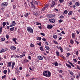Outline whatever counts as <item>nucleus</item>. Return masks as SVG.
Returning <instances> with one entry per match:
<instances>
[{
  "label": "nucleus",
  "mask_w": 80,
  "mask_h": 80,
  "mask_svg": "<svg viewBox=\"0 0 80 80\" xmlns=\"http://www.w3.org/2000/svg\"><path fill=\"white\" fill-rule=\"evenodd\" d=\"M75 33H73L72 34V38H75Z\"/></svg>",
  "instance_id": "24"
},
{
  "label": "nucleus",
  "mask_w": 80,
  "mask_h": 80,
  "mask_svg": "<svg viewBox=\"0 0 80 80\" xmlns=\"http://www.w3.org/2000/svg\"><path fill=\"white\" fill-rule=\"evenodd\" d=\"M26 77H29L30 75L28 74H26Z\"/></svg>",
  "instance_id": "53"
},
{
  "label": "nucleus",
  "mask_w": 80,
  "mask_h": 80,
  "mask_svg": "<svg viewBox=\"0 0 80 80\" xmlns=\"http://www.w3.org/2000/svg\"><path fill=\"white\" fill-rule=\"evenodd\" d=\"M12 40L15 42V41H16L17 40V38H12Z\"/></svg>",
  "instance_id": "51"
},
{
  "label": "nucleus",
  "mask_w": 80,
  "mask_h": 80,
  "mask_svg": "<svg viewBox=\"0 0 80 80\" xmlns=\"http://www.w3.org/2000/svg\"><path fill=\"white\" fill-rule=\"evenodd\" d=\"M48 72V70H47L45 71H44L43 72L42 75H44V76H45V77H47Z\"/></svg>",
  "instance_id": "7"
},
{
  "label": "nucleus",
  "mask_w": 80,
  "mask_h": 80,
  "mask_svg": "<svg viewBox=\"0 0 80 80\" xmlns=\"http://www.w3.org/2000/svg\"><path fill=\"white\" fill-rule=\"evenodd\" d=\"M49 21L50 23H55L56 20L55 18H52V19H49Z\"/></svg>",
  "instance_id": "6"
},
{
  "label": "nucleus",
  "mask_w": 80,
  "mask_h": 80,
  "mask_svg": "<svg viewBox=\"0 0 80 80\" xmlns=\"http://www.w3.org/2000/svg\"><path fill=\"white\" fill-rule=\"evenodd\" d=\"M37 40H39V41H40V40H42V38H41V37H38Z\"/></svg>",
  "instance_id": "43"
},
{
  "label": "nucleus",
  "mask_w": 80,
  "mask_h": 80,
  "mask_svg": "<svg viewBox=\"0 0 80 80\" xmlns=\"http://www.w3.org/2000/svg\"><path fill=\"white\" fill-rule=\"evenodd\" d=\"M2 28H3V27H2V25H1L0 27V34H1L2 32Z\"/></svg>",
  "instance_id": "22"
},
{
  "label": "nucleus",
  "mask_w": 80,
  "mask_h": 80,
  "mask_svg": "<svg viewBox=\"0 0 80 80\" xmlns=\"http://www.w3.org/2000/svg\"><path fill=\"white\" fill-rule=\"evenodd\" d=\"M63 22V20L62 19H60L59 20V23H62V22Z\"/></svg>",
  "instance_id": "64"
},
{
  "label": "nucleus",
  "mask_w": 80,
  "mask_h": 80,
  "mask_svg": "<svg viewBox=\"0 0 80 80\" xmlns=\"http://www.w3.org/2000/svg\"><path fill=\"white\" fill-rule=\"evenodd\" d=\"M3 72L4 74H6L7 73V70H4Z\"/></svg>",
  "instance_id": "45"
},
{
  "label": "nucleus",
  "mask_w": 80,
  "mask_h": 80,
  "mask_svg": "<svg viewBox=\"0 0 80 80\" xmlns=\"http://www.w3.org/2000/svg\"><path fill=\"white\" fill-rule=\"evenodd\" d=\"M54 65L56 66V67H57L58 66V62H57L56 61L55 62V63H54Z\"/></svg>",
  "instance_id": "41"
},
{
  "label": "nucleus",
  "mask_w": 80,
  "mask_h": 80,
  "mask_svg": "<svg viewBox=\"0 0 80 80\" xmlns=\"http://www.w3.org/2000/svg\"><path fill=\"white\" fill-rule=\"evenodd\" d=\"M36 25H42V23H41L36 22Z\"/></svg>",
  "instance_id": "42"
},
{
  "label": "nucleus",
  "mask_w": 80,
  "mask_h": 80,
  "mask_svg": "<svg viewBox=\"0 0 80 80\" xmlns=\"http://www.w3.org/2000/svg\"><path fill=\"white\" fill-rule=\"evenodd\" d=\"M53 37L54 38L56 39L57 38V36L56 35H54L53 36Z\"/></svg>",
  "instance_id": "40"
},
{
  "label": "nucleus",
  "mask_w": 80,
  "mask_h": 80,
  "mask_svg": "<svg viewBox=\"0 0 80 80\" xmlns=\"http://www.w3.org/2000/svg\"><path fill=\"white\" fill-rule=\"evenodd\" d=\"M6 78V75H4V76L2 77V79H3V78Z\"/></svg>",
  "instance_id": "48"
},
{
  "label": "nucleus",
  "mask_w": 80,
  "mask_h": 80,
  "mask_svg": "<svg viewBox=\"0 0 80 80\" xmlns=\"http://www.w3.org/2000/svg\"><path fill=\"white\" fill-rule=\"evenodd\" d=\"M71 55V54H70V53H67V56H67V57H68L69 56V55Z\"/></svg>",
  "instance_id": "58"
},
{
  "label": "nucleus",
  "mask_w": 80,
  "mask_h": 80,
  "mask_svg": "<svg viewBox=\"0 0 80 80\" xmlns=\"http://www.w3.org/2000/svg\"><path fill=\"white\" fill-rule=\"evenodd\" d=\"M54 17V15H53V14H47L48 18H52V17Z\"/></svg>",
  "instance_id": "4"
},
{
  "label": "nucleus",
  "mask_w": 80,
  "mask_h": 80,
  "mask_svg": "<svg viewBox=\"0 0 80 80\" xmlns=\"http://www.w3.org/2000/svg\"><path fill=\"white\" fill-rule=\"evenodd\" d=\"M68 10H65L64 12V13H65V14H67V13H68Z\"/></svg>",
  "instance_id": "30"
},
{
  "label": "nucleus",
  "mask_w": 80,
  "mask_h": 80,
  "mask_svg": "<svg viewBox=\"0 0 80 80\" xmlns=\"http://www.w3.org/2000/svg\"><path fill=\"white\" fill-rule=\"evenodd\" d=\"M59 48L60 49L61 53H62L63 52V48H62L61 46L59 47Z\"/></svg>",
  "instance_id": "31"
},
{
  "label": "nucleus",
  "mask_w": 80,
  "mask_h": 80,
  "mask_svg": "<svg viewBox=\"0 0 80 80\" xmlns=\"http://www.w3.org/2000/svg\"><path fill=\"white\" fill-rule=\"evenodd\" d=\"M37 58L38 60H43V57L40 56H39L37 57Z\"/></svg>",
  "instance_id": "11"
},
{
  "label": "nucleus",
  "mask_w": 80,
  "mask_h": 80,
  "mask_svg": "<svg viewBox=\"0 0 80 80\" xmlns=\"http://www.w3.org/2000/svg\"><path fill=\"white\" fill-rule=\"evenodd\" d=\"M28 13H27L24 15V17L26 18H27V17H28Z\"/></svg>",
  "instance_id": "32"
},
{
  "label": "nucleus",
  "mask_w": 80,
  "mask_h": 80,
  "mask_svg": "<svg viewBox=\"0 0 80 80\" xmlns=\"http://www.w3.org/2000/svg\"><path fill=\"white\" fill-rule=\"evenodd\" d=\"M25 54L23 53L20 55V58H22V57H25Z\"/></svg>",
  "instance_id": "23"
},
{
  "label": "nucleus",
  "mask_w": 80,
  "mask_h": 80,
  "mask_svg": "<svg viewBox=\"0 0 80 80\" xmlns=\"http://www.w3.org/2000/svg\"><path fill=\"white\" fill-rule=\"evenodd\" d=\"M34 15H36V16H37V15H38V13L37 12H34Z\"/></svg>",
  "instance_id": "28"
},
{
  "label": "nucleus",
  "mask_w": 80,
  "mask_h": 80,
  "mask_svg": "<svg viewBox=\"0 0 80 80\" xmlns=\"http://www.w3.org/2000/svg\"><path fill=\"white\" fill-rule=\"evenodd\" d=\"M29 62V61L28 60L26 59L24 60L23 61V62L24 63H25V62Z\"/></svg>",
  "instance_id": "35"
},
{
  "label": "nucleus",
  "mask_w": 80,
  "mask_h": 80,
  "mask_svg": "<svg viewBox=\"0 0 80 80\" xmlns=\"http://www.w3.org/2000/svg\"><path fill=\"white\" fill-rule=\"evenodd\" d=\"M48 74H47V77H50L51 76V73L50 72V71H48Z\"/></svg>",
  "instance_id": "12"
},
{
  "label": "nucleus",
  "mask_w": 80,
  "mask_h": 80,
  "mask_svg": "<svg viewBox=\"0 0 80 80\" xmlns=\"http://www.w3.org/2000/svg\"><path fill=\"white\" fill-rule=\"evenodd\" d=\"M59 1L60 3H63L64 2V0H59Z\"/></svg>",
  "instance_id": "44"
},
{
  "label": "nucleus",
  "mask_w": 80,
  "mask_h": 80,
  "mask_svg": "<svg viewBox=\"0 0 80 80\" xmlns=\"http://www.w3.org/2000/svg\"><path fill=\"white\" fill-rule=\"evenodd\" d=\"M32 3H33V1H32L31 2L32 6V8H35V6L33 5Z\"/></svg>",
  "instance_id": "39"
},
{
  "label": "nucleus",
  "mask_w": 80,
  "mask_h": 80,
  "mask_svg": "<svg viewBox=\"0 0 80 80\" xmlns=\"http://www.w3.org/2000/svg\"><path fill=\"white\" fill-rule=\"evenodd\" d=\"M57 0H54V1H52L51 4V7H56L57 6Z\"/></svg>",
  "instance_id": "1"
},
{
  "label": "nucleus",
  "mask_w": 80,
  "mask_h": 80,
  "mask_svg": "<svg viewBox=\"0 0 80 80\" xmlns=\"http://www.w3.org/2000/svg\"><path fill=\"white\" fill-rule=\"evenodd\" d=\"M38 1H33V2L34 4H35V5H38Z\"/></svg>",
  "instance_id": "14"
},
{
  "label": "nucleus",
  "mask_w": 80,
  "mask_h": 80,
  "mask_svg": "<svg viewBox=\"0 0 80 80\" xmlns=\"http://www.w3.org/2000/svg\"><path fill=\"white\" fill-rule=\"evenodd\" d=\"M44 7L46 8H48V4H47Z\"/></svg>",
  "instance_id": "50"
},
{
  "label": "nucleus",
  "mask_w": 80,
  "mask_h": 80,
  "mask_svg": "<svg viewBox=\"0 0 80 80\" xmlns=\"http://www.w3.org/2000/svg\"><path fill=\"white\" fill-rule=\"evenodd\" d=\"M68 63H69V64H71L72 67H75V65L73 64L72 63L70 62V61H68Z\"/></svg>",
  "instance_id": "15"
},
{
  "label": "nucleus",
  "mask_w": 80,
  "mask_h": 80,
  "mask_svg": "<svg viewBox=\"0 0 80 80\" xmlns=\"http://www.w3.org/2000/svg\"><path fill=\"white\" fill-rule=\"evenodd\" d=\"M1 10L2 11H4V10H5V8H1Z\"/></svg>",
  "instance_id": "46"
},
{
  "label": "nucleus",
  "mask_w": 80,
  "mask_h": 80,
  "mask_svg": "<svg viewBox=\"0 0 80 80\" xmlns=\"http://www.w3.org/2000/svg\"><path fill=\"white\" fill-rule=\"evenodd\" d=\"M16 57L17 58H20V56H18V55H16Z\"/></svg>",
  "instance_id": "60"
},
{
  "label": "nucleus",
  "mask_w": 80,
  "mask_h": 80,
  "mask_svg": "<svg viewBox=\"0 0 80 80\" xmlns=\"http://www.w3.org/2000/svg\"><path fill=\"white\" fill-rule=\"evenodd\" d=\"M40 50H41V51H43V46H41L40 48Z\"/></svg>",
  "instance_id": "34"
},
{
  "label": "nucleus",
  "mask_w": 80,
  "mask_h": 80,
  "mask_svg": "<svg viewBox=\"0 0 80 80\" xmlns=\"http://www.w3.org/2000/svg\"><path fill=\"white\" fill-rule=\"evenodd\" d=\"M42 40L44 41V42H46V41H47V39H45V38H43Z\"/></svg>",
  "instance_id": "56"
},
{
  "label": "nucleus",
  "mask_w": 80,
  "mask_h": 80,
  "mask_svg": "<svg viewBox=\"0 0 80 80\" xmlns=\"http://www.w3.org/2000/svg\"><path fill=\"white\" fill-rule=\"evenodd\" d=\"M13 8L14 10H15V9L16 8V6H15V5H13Z\"/></svg>",
  "instance_id": "52"
},
{
  "label": "nucleus",
  "mask_w": 80,
  "mask_h": 80,
  "mask_svg": "<svg viewBox=\"0 0 80 80\" xmlns=\"http://www.w3.org/2000/svg\"><path fill=\"white\" fill-rule=\"evenodd\" d=\"M6 37L7 38V39H8L9 38V35L8 34H7L6 36Z\"/></svg>",
  "instance_id": "49"
},
{
  "label": "nucleus",
  "mask_w": 80,
  "mask_h": 80,
  "mask_svg": "<svg viewBox=\"0 0 80 80\" xmlns=\"http://www.w3.org/2000/svg\"><path fill=\"white\" fill-rule=\"evenodd\" d=\"M56 55L58 57H60L59 52L57 51L56 52Z\"/></svg>",
  "instance_id": "36"
},
{
  "label": "nucleus",
  "mask_w": 80,
  "mask_h": 80,
  "mask_svg": "<svg viewBox=\"0 0 80 80\" xmlns=\"http://www.w3.org/2000/svg\"><path fill=\"white\" fill-rule=\"evenodd\" d=\"M77 69L78 70H80V66H78L77 67Z\"/></svg>",
  "instance_id": "62"
},
{
  "label": "nucleus",
  "mask_w": 80,
  "mask_h": 80,
  "mask_svg": "<svg viewBox=\"0 0 80 80\" xmlns=\"http://www.w3.org/2000/svg\"><path fill=\"white\" fill-rule=\"evenodd\" d=\"M11 50H15L16 49V47L15 46H11L10 47Z\"/></svg>",
  "instance_id": "10"
},
{
  "label": "nucleus",
  "mask_w": 80,
  "mask_h": 80,
  "mask_svg": "<svg viewBox=\"0 0 80 80\" xmlns=\"http://www.w3.org/2000/svg\"><path fill=\"white\" fill-rule=\"evenodd\" d=\"M76 54L77 56H78V51H77L76 52Z\"/></svg>",
  "instance_id": "55"
},
{
  "label": "nucleus",
  "mask_w": 80,
  "mask_h": 80,
  "mask_svg": "<svg viewBox=\"0 0 80 80\" xmlns=\"http://www.w3.org/2000/svg\"><path fill=\"white\" fill-rule=\"evenodd\" d=\"M12 63V62H8L7 63V66L8 67H11V64Z\"/></svg>",
  "instance_id": "13"
},
{
  "label": "nucleus",
  "mask_w": 80,
  "mask_h": 80,
  "mask_svg": "<svg viewBox=\"0 0 80 80\" xmlns=\"http://www.w3.org/2000/svg\"><path fill=\"white\" fill-rule=\"evenodd\" d=\"M73 60L74 62H77V61L76 59H73Z\"/></svg>",
  "instance_id": "61"
},
{
  "label": "nucleus",
  "mask_w": 80,
  "mask_h": 80,
  "mask_svg": "<svg viewBox=\"0 0 80 80\" xmlns=\"http://www.w3.org/2000/svg\"><path fill=\"white\" fill-rule=\"evenodd\" d=\"M5 25H6V22H3L2 23V26H2L3 28H4L5 27Z\"/></svg>",
  "instance_id": "18"
},
{
  "label": "nucleus",
  "mask_w": 80,
  "mask_h": 80,
  "mask_svg": "<svg viewBox=\"0 0 80 80\" xmlns=\"http://www.w3.org/2000/svg\"><path fill=\"white\" fill-rule=\"evenodd\" d=\"M75 5H76V6L77 7H78V6H79V5H80V3H79V2H76V3H75Z\"/></svg>",
  "instance_id": "20"
},
{
  "label": "nucleus",
  "mask_w": 80,
  "mask_h": 80,
  "mask_svg": "<svg viewBox=\"0 0 80 80\" xmlns=\"http://www.w3.org/2000/svg\"><path fill=\"white\" fill-rule=\"evenodd\" d=\"M45 48L47 50H50V48L48 46H46Z\"/></svg>",
  "instance_id": "33"
},
{
  "label": "nucleus",
  "mask_w": 80,
  "mask_h": 80,
  "mask_svg": "<svg viewBox=\"0 0 80 80\" xmlns=\"http://www.w3.org/2000/svg\"><path fill=\"white\" fill-rule=\"evenodd\" d=\"M45 9H46V8L44 7L43 8H42V11H45Z\"/></svg>",
  "instance_id": "59"
},
{
  "label": "nucleus",
  "mask_w": 80,
  "mask_h": 80,
  "mask_svg": "<svg viewBox=\"0 0 80 80\" xmlns=\"http://www.w3.org/2000/svg\"><path fill=\"white\" fill-rule=\"evenodd\" d=\"M1 40L2 42H4L5 40V39L4 38H1Z\"/></svg>",
  "instance_id": "38"
},
{
  "label": "nucleus",
  "mask_w": 80,
  "mask_h": 80,
  "mask_svg": "<svg viewBox=\"0 0 80 80\" xmlns=\"http://www.w3.org/2000/svg\"><path fill=\"white\" fill-rule=\"evenodd\" d=\"M80 77V73H79V74L77 75L76 76V78L77 79H78V78H79Z\"/></svg>",
  "instance_id": "25"
},
{
  "label": "nucleus",
  "mask_w": 80,
  "mask_h": 80,
  "mask_svg": "<svg viewBox=\"0 0 80 80\" xmlns=\"http://www.w3.org/2000/svg\"><path fill=\"white\" fill-rule=\"evenodd\" d=\"M3 52H5V49L2 48L0 51V53H3Z\"/></svg>",
  "instance_id": "19"
},
{
  "label": "nucleus",
  "mask_w": 80,
  "mask_h": 80,
  "mask_svg": "<svg viewBox=\"0 0 80 80\" xmlns=\"http://www.w3.org/2000/svg\"><path fill=\"white\" fill-rule=\"evenodd\" d=\"M65 17H64V16L63 15H61L59 17V18H64Z\"/></svg>",
  "instance_id": "47"
},
{
  "label": "nucleus",
  "mask_w": 80,
  "mask_h": 80,
  "mask_svg": "<svg viewBox=\"0 0 80 80\" xmlns=\"http://www.w3.org/2000/svg\"><path fill=\"white\" fill-rule=\"evenodd\" d=\"M10 31H13L14 30H15V28L13 27L11 28H10Z\"/></svg>",
  "instance_id": "27"
},
{
  "label": "nucleus",
  "mask_w": 80,
  "mask_h": 80,
  "mask_svg": "<svg viewBox=\"0 0 80 80\" xmlns=\"http://www.w3.org/2000/svg\"><path fill=\"white\" fill-rule=\"evenodd\" d=\"M76 8V6L75 5H72V8H73L75 9V8Z\"/></svg>",
  "instance_id": "63"
},
{
  "label": "nucleus",
  "mask_w": 80,
  "mask_h": 80,
  "mask_svg": "<svg viewBox=\"0 0 80 80\" xmlns=\"http://www.w3.org/2000/svg\"><path fill=\"white\" fill-rule=\"evenodd\" d=\"M72 14H73V11H71L69 12L68 13V15L70 16V15H72Z\"/></svg>",
  "instance_id": "17"
},
{
  "label": "nucleus",
  "mask_w": 80,
  "mask_h": 80,
  "mask_svg": "<svg viewBox=\"0 0 80 80\" xmlns=\"http://www.w3.org/2000/svg\"><path fill=\"white\" fill-rule=\"evenodd\" d=\"M12 64V70H13V68H14V67H15V62H13Z\"/></svg>",
  "instance_id": "9"
},
{
  "label": "nucleus",
  "mask_w": 80,
  "mask_h": 80,
  "mask_svg": "<svg viewBox=\"0 0 80 80\" xmlns=\"http://www.w3.org/2000/svg\"><path fill=\"white\" fill-rule=\"evenodd\" d=\"M40 34L42 35V36H45V34H44V33H43V32L41 33Z\"/></svg>",
  "instance_id": "57"
},
{
  "label": "nucleus",
  "mask_w": 80,
  "mask_h": 80,
  "mask_svg": "<svg viewBox=\"0 0 80 80\" xmlns=\"http://www.w3.org/2000/svg\"><path fill=\"white\" fill-rule=\"evenodd\" d=\"M74 42V41H73V40L72 39H71V40L70 41V43L72 44V45H73V43Z\"/></svg>",
  "instance_id": "21"
},
{
  "label": "nucleus",
  "mask_w": 80,
  "mask_h": 80,
  "mask_svg": "<svg viewBox=\"0 0 80 80\" xmlns=\"http://www.w3.org/2000/svg\"><path fill=\"white\" fill-rule=\"evenodd\" d=\"M27 29L29 33H33V30L31 27H28L27 28Z\"/></svg>",
  "instance_id": "2"
},
{
  "label": "nucleus",
  "mask_w": 80,
  "mask_h": 80,
  "mask_svg": "<svg viewBox=\"0 0 80 80\" xmlns=\"http://www.w3.org/2000/svg\"><path fill=\"white\" fill-rule=\"evenodd\" d=\"M66 65L68 68H72V66H71V65H70L67 64V63H66Z\"/></svg>",
  "instance_id": "16"
},
{
  "label": "nucleus",
  "mask_w": 80,
  "mask_h": 80,
  "mask_svg": "<svg viewBox=\"0 0 80 80\" xmlns=\"http://www.w3.org/2000/svg\"><path fill=\"white\" fill-rule=\"evenodd\" d=\"M58 71L60 72V73H62L63 72V71L61 70H58Z\"/></svg>",
  "instance_id": "54"
},
{
  "label": "nucleus",
  "mask_w": 80,
  "mask_h": 80,
  "mask_svg": "<svg viewBox=\"0 0 80 80\" xmlns=\"http://www.w3.org/2000/svg\"><path fill=\"white\" fill-rule=\"evenodd\" d=\"M15 73V74H16V75H17V74H19V73H20V71H19V69H18V68H16Z\"/></svg>",
  "instance_id": "5"
},
{
  "label": "nucleus",
  "mask_w": 80,
  "mask_h": 80,
  "mask_svg": "<svg viewBox=\"0 0 80 80\" xmlns=\"http://www.w3.org/2000/svg\"><path fill=\"white\" fill-rule=\"evenodd\" d=\"M8 5V3L7 2H3L1 4V6L2 7H6Z\"/></svg>",
  "instance_id": "3"
},
{
  "label": "nucleus",
  "mask_w": 80,
  "mask_h": 80,
  "mask_svg": "<svg viewBox=\"0 0 80 80\" xmlns=\"http://www.w3.org/2000/svg\"><path fill=\"white\" fill-rule=\"evenodd\" d=\"M53 42L54 43H55V44H56V45H58V43L56 40H53Z\"/></svg>",
  "instance_id": "37"
},
{
  "label": "nucleus",
  "mask_w": 80,
  "mask_h": 80,
  "mask_svg": "<svg viewBox=\"0 0 80 80\" xmlns=\"http://www.w3.org/2000/svg\"><path fill=\"white\" fill-rule=\"evenodd\" d=\"M68 72L70 73V74H71V75H73V72L72 71L69 70Z\"/></svg>",
  "instance_id": "29"
},
{
  "label": "nucleus",
  "mask_w": 80,
  "mask_h": 80,
  "mask_svg": "<svg viewBox=\"0 0 80 80\" xmlns=\"http://www.w3.org/2000/svg\"><path fill=\"white\" fill-rule=\"evenodd\" d=\"M47 28L48 29H52L53 28V25L51 24H48L47 26Z\"/></svg>",
  "instance_id": "8"
},
{
  "label": "nucleus",
  "mask_w": 80,
  "mask_h": 80,
  "mask_svg": "<svg viewBox=\"0 0 80 80\" xmlns=\"http://www.w3.org/2000/svg\"><path fill=\"white\" fill-rule=\"evenodd\" d=\"M12 24L14 26H15L16 25V23H15V21H14L12 22Z\"/></svg>",
  "instance_id": "26"
}]
</instances>
